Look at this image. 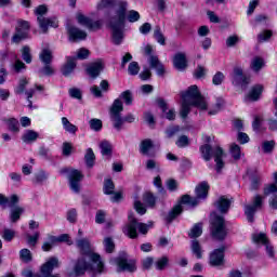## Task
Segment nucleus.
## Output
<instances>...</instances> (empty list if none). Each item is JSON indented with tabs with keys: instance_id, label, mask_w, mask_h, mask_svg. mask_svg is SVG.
<instances>
[{
	"instance_id": "1",
	"label": "nucleus",
	"mask_w": 277,
	"mask_h": 277,
	"mask_svg": "<svg viewBox=\"0 0 277 277\" xmlns=\"http://www.w3.org/2000/svg\"><path fill=\"white\" fill-rule=\"evenodd\" d=\"M76 246L81 252V256L74 268L76 276H83L87 272L103 274L105 265L101 261V255L94 253L90 248V240L88 238L78 239Z\"/></svg>"
},
{
	"instance_id": "2",
	"label": "nucleus",
	"mask_w": 277,
	"mask_h": 277,
	"mask_svg": "<svg viewBox=\"0 0 277 277\" xmlns=\"http://www.w3.org/2000/svg\"><path fill=\"white\" fill-rule=\"evenodd\" d=\"M182 105L180 110V116L185 120L192 111V107H197V109H207V100L200 94L198 85L194 84L188 88L186 92H182Z\"/></svg>"
},
{
	"instance_id": "3",
	"label": "nucleus",
	"mask_w": 277,
	"mask_h": 277,
	"mask_svg": "<svg viewBox=\"0 0 277 277\" xmlns=\"http://www.w3.org/2000/svg\"><path fill=\"white\" fill-rule=\"evenodd\" d=\"M114 8L115 15L109 22L124 23L127 21V10H129V1L127 0H101L97 3V10H107Z\"/></svg>"
},
{
	"instance_id": "4",
	"label": "nucleus",
	"mask_w": 277,
	"mask_h": 277,
	"mask_svg": "<svg viewBox=\"0 0 277 277\" xmlns=\"http://www.w3.org/2000/svg\"><path fill=\"white\" fill-rule=\"evenodd\" d=\"M122 111H124V106L122 105V101L115 100L109 109L110 120L113 122L114 129L116 131H122V127L126 122H135V116L129 114L124 118H122Z\"/></svg>"
},
{
	"instance_id": "5",
	"label": "nucleus",
	"mask_w": 277,
	"mask_h": 277,
	"mask_svg": "<svg viewBox=\"0 0 277 277\" xmlns=\"http://www.w3.org/2000/svg\"><path fill=\"white\" fill-rule=\"evenodd\" d=\"M21 201V198L18 195H12L11 197H5L3 194H0V207H10V221L15 224V222H18L21 220V215L25 213V208L18 205Z\"/></svg>"
},
{
	"instance_id": "6",
	"label": "nucleus",
	"mask_w": 277,
	"mask_h": 277,
	"mask_svg": "<svg viewBox=\"0 0 277 277\" xmlns=\"http://www.w3.org/2000/svg\"><path fill=\"white\" fill-rule=\"evenodd\" d=\"M200 153L205 161H211V158L214 157V161L216 163V172H222V168H224V161L222 157H224V149L222 147H211V145L206 144L200 147Z\"/></svg>"
},
{
	"instance_id": "7",
	"label": "nucleus",
	"mask_w": 277,
	"mask_h": 277,
	"mask_svg": "<svg viewBox=\"0 0 277 277\" xmlns=\"http://www.w3.org/2000/svg\"><path fill=\"white\" fill-rule=\"evenodd\" d=\"M55 267H60V260L57 258H50L42 266L41 273L39 275H34L31 269H24L22 275L24 277H60V275H51L53 274V269Z\"/></svg>"
},
{
	"instance_id": "8",
	"label": "nucleus",
	"mask_w": 277,
	"mask_h": 277,
	"mask_svg": "<svg viewBox=\"0 0 277 277\" xmlns=\"http://www.w3.org/2000/svg\"><path fill=\"white\" fill-rule=\"evenodd\" d=\"M122 230L127 237H130V239H136L137 230L142 235H146V233H148V225L137 222V219L133 214H129V222Z\"/></svg>"
},
{
	"instance_id": "9",
	"label": "nucleus",
	"mask_w": 277,
	"mask_h": 277,
	"mask_svg": "<svg viewBox=\"0 0 277 277\" xmlns=\"http://www.w3.org/2000/svg\"><path fill=\"white\" fill-rule=\"evenodd\" d=\"M49 12V9L47 5L41 4L35 9V14L37 16V21L39 23V27L42 31V34H47L49 31V27L57 28V19L55 17L52 18H45L44 14Z\"/></svg>"
},
{
	"instance_id": "10",
	"label": "nucleus",
	"mask_w": 277,
	"mask_h": 277,
	"mask_svg": "<svg viewBox=\"0 0 277 277\" xmlns=\"http://www.w3.org/2000/svg\"><path fill=\"white\" fill-rule=\"evenodd\" d=\"M62 176H67L69 181V187L75 194H79L81 189V181L83 180V174L77 169L63 168L60 170Z\"/></svg>"
},
{
	"instance_id": "11",
	"label": "nucleus",
	"mask_w": 277,
	"mask_h": 277,
	"mask_svg": "<svg viewBox=\"0 0 277 277\" xmlns=\"http://www.w3.org/2000/svg\"><path fill=\"white\" fill-rule=\"evenodd\" d=\"M196 198H192L189 195H184L181 199L182 205H189L190 207H198L199 200H205L209 196V184L202 182L195 188Z\"/></svg>"
},
{
	"instance_id": "12",
	"label": "nucleus",
	"mask_w": 277,
	"mask_h": 277,
	"mask_svg": "<svg viewBox=\"0 0 277 277\" xmlns=\"http://www.w3.org/2000/svg\"><path fill=\"white\" fill-rule=\"evenodd\" d=\"M212 224V237L219 241H224L228 232L226 230V224L224 223V216H220L216 213L211 214Z\"/></svg>"
},
{
	"instance_id": "13",
	"label": "nucleus",
	"mask_w": 277,
	"mask_h": 277,
	"mask_svg": "<svg viewBox=\"0 0 277 277\" xmlns=\"http://www.w3.org/2000/svg\"><path fill=\"white\" fill-rule=\"evenodd\" d=\"M115 263L117 265L118 274L121 272H128L129 274L137 272V262L133 259H129L127 253L115 259Z\"/></svg>"
},
{
	"instance_id": "14",
	"label": "nucleus",
	"mask_w": 277,
	"mask_h": 277,
	"mask_svg": "<svg viewBox=\"0 0 277 277\" xmlns=\"http://www.w3.org/2000/svg\"><path fill=\"white\" fill-rule=\"evenodd\" d=\"M143 53L149 56L148 64L150 68H154L159 77H163L166 75V67L163 66L161 61H159L158 56L153 55V45H145L143 48Z\"/></svg>"
},
{
	"instance_id": "15",
	"label": "nucleus",
	"mask_w": 277,
	"mask_h": 277,
	"mask_svg": "<svg viewBox=\"0 0 277 277\" xmlns=\"http://www.w3.org/2000/svg\"><path fill=\"white\" fill-rule=\"evenodd\" d=\"M111 40L114 44L120 45L124 40V22H109Z\"/></svg>"
},
{
	"instance_id": "16",
	"label": "nucleus",
	"mask_w": 277,
	"mask_h": 277,
	"mask_svg": "<svg viewBox=\"0 0 277 277\" xmlns=\"http://www.w3.org/2000/svg\"><path fill=\"white\" fill-rule=\"evenodd\" d=\"M263 207V197L256 195L253 197L252 205H247L245 207V215L248 222H254V213H256Z\"/></svg>"
},
{
	"instance_id": "17",
	"label": "nucleus",
	"mask_w": 277,
	"mask_h": 277,
	"mask_svg": "<svg viewBox=\"0 0 277 277\" xmlns=\"http://www.w3.org/2000/svg\"><path fill=\"white\" fill-rule=\"evenodd\" d=\"M76 18L79 25H83V27H87L89 31H98V29L103 27V21L101 19L93 21L92 18L83 15V13H78L76 15Z\"/></svg>"
},
{
	"instance_id": "18",
	"label": "nucleus",
	"mask_w": 277,
	"mask_h": 277,
	"mask_svg": "<svg viewBox=\"0 0 277 277\" xmlns=\"http://www.w3.org/2000/svg\"><path fill=\"white\" fill-rule=\"evenodd\" d=\"M27 36H29V22L22 21L18 23V26L16 27V31L12 37V42L18 44V42H21L22 40L27 39Z\"/></svg>"
},
{
	"instance_id": "19",
	"label": "nucleus",
	"mask_w": 277,
	"mask_h": 277,
	"mask_svg": "<svg viewBox=\"0 0 277 277\" xmlns=\"http://www.w3.org/2000/svg\"><path fill=\"white\" fill-rule=\"evenodd\" d=\"M116 185H114V181L111 179L104 180L103 192L106 196H111V202H118L122 200V193H115Z\"/></svg>"
},
{
	"instance_id": "20",
	"label": "nucleus",
	"mask_w": 277,
	"mask_h": 277,
	"mask_svg": "<svg viewBox=\"0 0 277 277\" xmlns=\"http://www.w3.org/2000/svg\"><path fill=\"white\" fill-rule=\"evenodd\" d=\"M253 241L254 243H261L262 246H265L268 256L274 259V247L269 245V240H267V236H265V234H254Z\"/></svg>"
},
{
	"instance_id": "21",
	"label": "nucleus",
	"mask_w": 277,
	"mask_h": 277,
	"mask_svg": "<svg viewBox=\"0 0 277 277\" xmlns=\"http://www.w3.org/2000/svg\"><path fill=\"white\" fill-rule=\"evenodd\" d=\"M224 247L220 249H215L211 254H210V265L212 267H219L220 265H224Z\"/></svg>"
},
{
	"instance_id": "22",
	"label": "nucleus",
	"mask_w": 277,
	"mask_h": 277,
	"mask_svg": "<svg viewBox=\"0 0 277 277\" xmlns=\"http://www.w3.org/2000/svg\"><path fill=\"white\" fill-rule=\"evenodd\" d=\"M173 66L176 70H185L187 68V55L183 52H179L173 57Z\"/></svg>"
},
{
	"instance_id": "23",
	"label": "nucleus",
	"mask_w": 277,
	"mask_h": 277,
	"mask_svg": "<svg viewBox=\"0 0 277 277\" xmlns=\"http://www.w3.org/2000/svg\"><path fill=\"white\" fill-rule=\"evenodd\" d=\"M67 31H68L69 38H70V40H72V42H77V40H85V38H88V34H85V31H83L75 26H69L67 28Z\"/></svg>"
},
{
	"instance_id": "24",
	"label": "nucleus",
	"mask_w": 277,
	"mask_h": 277,
	"mask_svg": "<svg viewBox=\"0 0 277 277\" xmlns=\"http://www.w3.org/2000/svg\"><path fill=\"white\" fill-rule=\"evenodd\" d=\"M103 70V62L97 61L94 63H91L87 67V74L89 77H92V79H96L101 75V71Z\"/></svg>"
},
{
	"instance_id": "25",
	"label": "nucleus",
	"mask_w": 277,
	"mask_h": 277,
	"mask_svg": "<svg viewBox=\"0 0 277 277\" xmlns=\"http://www.w3.org/2000/svg\"><path fill=\"white\" fill-rule=\"evenodd\" d=\"M75 68H77V58L68 56L67 62L62 68V74L64 77H70V75H72L75 71Z\"/></svg>"
},
{
	"instance_id": "26",
	"label": "nucleus",
	"mask_w": 277,
	"mask_h": 277,
	"mask_svg": "<svg viewBox=\"0 0 277 277\" xmlns=\"http://www.w3.org/2000/svg\"><path fill=\"white\" fill-rule=\"evenodd\" d=\"M100 88L98 85H92L90 89L91 93L94 94L96 98H102L103 92L109 91V82L107 80H102L100 83Z\"/></svg>"
},
{
	"instance_id": "27",
	"label": "nucleus",
	"mask_w": 277,
	"mask_h": 277,
	"mask_svg": "<svg viewBox=\"0 0 277 277\" xmlns=\"http://www.w3.org/2000/svg\"><path fill=\"white\" fill-rule=\"evenodd\" d=\"M233 201L225 196L220 197L215 205L216 209L220 211V213H228V210L230 209V203Z\"/></svg>"
},
{
	"instance_id": "28",
	"label": "nucleus",
	"mask_w": 277,
	"mask_h": 277,
	"mask_svg": "<svg viewBox=\"0 0 277 277\" xmlns=\"http://www.w3.org/2000/svg\"><path fill=\"white\" fill-rule=\"evenodd\" d=\"M262 93H263V85L256 84L251 89V91L249 92L245 101H259Z\"/></svg>"
},
{
	"instance_id": "29",
	"label": "nucleus",
	"mask_w": 277,
	"mask_h": 277,
	"mask_svg": "<svg viewBox=\"0 0 277 277\" xmlns=\"http://www.w3.org/2000/svg\"><path fill=\"white\" fill-rule=\"evenodd\" d=\"M40 137V134L34 130H26L22 136V140L25 144H34L36 140Z\"/></svg>"
},
{
	"instance_id": "30",
	"label": "nucleus",
	"mask_w": 277,
	"mask_h": 277,
	"mask_svg": "<svg viewBox=\"0 0 277 277\" xmlns=\"http://www.w3.org/2000/svg\"><path fill=\"white\" fill-rule=\"evenodd\" d=\"M223 107H224V98L217 97L215 104L210 108L208 113L209 116H215L216 114H220Z\"/></svg>"
},
{
	"instance_id": "31",
	"label": "nucleus",
	"mask_w": 277,
	"mask_h": 277,
	"mask_svg": "<svg viewBox=\"0 0 277 277\" xmlns=\"http://www.w3.org/2000/svg\"><path fill=\"white\" fill-rule=\"evenodd\" d=\"M101 153L104 157H111L113 146L109 141H102L100 143Z\"/></svg>"
},
{
	"instance_id": "32",
	"label": "nucleus",
	"mask_w": 277,
	"mask_h": 277,
	"mask_svg": "<svg viewBox=\"0 0 277 277\" xmlns=\"http://www.w3.org/2000/svg\"><path fill=\"white\" fill-rule=\"evenodd\" d=\"M181 213H183V207L181 205L175 206L167 215L166 220L167 222H172L174 220H176L177 215H181Z\"/></svg>"
},
{
	"instance_id": "33",
	"label": "nucleus",
	"mask_w": 277,
	"mask_h": 277,
	"mask_svg": "<svg viewBox=\"0 0 277 277\" xmlns=\"http://www.w3.org/2000/svg\"><path fill=\"white\" fill-rule=\"evenodd\" d=\"M40 61L43 64H51L53 62V52L49 49H43L39 55Z\"/></svg>"
},
{
	"instance_id": "34",
	"label": "nucleus",
	"mask_w": 277,
	"mask_h": 277,
	"mask_svg": "<svg viewBox=\"0 0 277 277\" xmlns=\"http://www.w3.org/2000/svg\"><path fill=\"white\" fill-rule=\"evenodd\" d=\"M95 160H96V156L94 155V150H92V148H88L87 153L84 155L85 164L89 168H94V161Z\"/></svg>"
},
{
	"instance_id": "35",
	"label": "nucleus",
	"mask_w": 277,
	"mask_h": 277,
	"mask_svg": "<svg viewBox=\"0 0 277 277\" xmlns=\"http://www.w3.org/2000/svg\"><path fill=\"white\" fill-rule=\"evenodd\" d=\"M190 250L197 259H202V247L198 240H192Z\"/></svg>"
},
{
	"instance_id": "36",
	"label": "nucleus",
	"mask_w": 277,
	"mask_h": 277,
	"mask_svg": "<svg viewBox=\"0 0 277 277\" xmlns=\"http://www.w3.org/2000/svg\"><path fill=\"white\" fill-rule=\"evenodd\" d=\"M62 124L63 129H65L67 133H71L72 135H75V133H77L78 131L77 126L70 123V121L66 117L62 118Z\"/></svg>"
},
{
	"instance_id": "37",
	"label": "nucleus",
	"mask_w": 277,
	"mask_h": 277,
	"mask_svg": "<svg viewBox=\"0 0 277 277\" xmlns=\"http://www.w3.org/2000/svg\"><path fill=\"white\" fill-rule=\"evenodd\" d=\"M168 265H170V258L168 256H162L160 259H158L156 262H155V267L156 269L158 271H163L166 269V267H168Z\"/></svg>"
},
{
	"instance_id": "38",
	"label": "nucleus",
	"mask_w": 277,
	"mask_h": 277,
	"mask_svg": "<svg viewBox=\"0 0 277 277\" xmlns=\"http://www.w3.org/2000/svg\"><path fill=\"white\" fill-rule=\"evenodd\" d=\"M150 148H153V141L146 138L141 142V145H140L141 155H148V153L150 151Z\"/></svg>"
},
{
	"instance_id": "39",
	"label": "nucleus",
	"mask_w": 277,
	"mask_h": 277,
	"mask_svg": "<svg viewBox=\"0 0 277 277\" xmlns=\"http://www.w3.org/2000/svg\"><path fill=\"white\" fill-rule=\"evenodd\" d=\"M263 66H265V61L259 56L254 57L251 62V69L254 72H259Z\"/></svg>"
},
{
	"instance_id": "40",
	"label": "nucleus",
	"mask_w": 277,
	"mask_h": 277,
	"mask_svg": "<svg viewBox=\"0 0 277 277\" xmlns=\"http://www.w3.org/2000/svg\"><path fill=\"white\" fill-rule=\"evenodd\" d=\"M143 201L146 207H150L153 209V207H155V205L157 203V198L151 193H145L143 195Z\"/></svg>"
},
{
	"instance_id": "41",
	"label": "nucleus",
	"mask_w": 277,
	"mask_h": 277,
	"mask_svg": "<svg viewBox=\"0 0 277 277\" xmlns=\"http://www.w3.org/2000/svg\"><path fill=\"white\" fill-rule=\"evenodd\" d=\"M154 38H155V40H157L158 44H161L162 47H164L166 37H163V32H161V27L156 26L154 28Z\"/></svg>"
},
{
	"instance_id": "42",
	"label": "nucleus",
	"mask_w": 277,
	"mask_h": 277,
	"mask_svg": "<svg viewBox=\"0 0 277 277\" xmlns=\"http://www.w3.org/2000/svg\"><path fill=\"white\" fill-rule=\"evenodd\" d=\"M117 100L123 101L126 105H133V93L129 90L123 91Z\"/></svg>"
},
{
	"instance_id": "43",
	"label": "nucleus",
	"mask_w": 277,
	"mask_h": 277,
	"mask_svg": "<svg viewBox=\"0 0 277 277\" xmlns=\"http://www.w3.org/2000/svg\"><path fill=\"white\" fill-rule=\"evenodd\" d=\"M188 235L190 239H196L200 237V235H202V223L195 224Z\"/></svg>"
},
{
	"instance_id": "44",
	"label": "nucleus",
	"mask_w": 277,
	"mask_h": 277,
	"mask_svg": "<svg viewBox=\"0 0 277 277\" xmlns=\"http://www.w3.org/2000/svg\"><path fill=\"white\" fill-rule=\"evenodd\" d=\"M27 85H29V80H27V78L19 79L18 84L14 90L15 94H25V88H27Z\"/></svg>"
},
{
	"instance_id": "45",
	"label": "nucleus",
	"mask_w": 277,
	"mask_h": 277,
	"mask_svg": "<svg viewBox=\"0 0 277 277\" xmlns=\"http://www.w3.org/2000/svg\"><path fill=\"white\" fill-rule=\"evenodd\" d=\"M22 60H24L27 64H31V48H29V45H24L22 48Z\"/></svg>"
},
{
	"instance_id": "46",
	"label": "nucleus",
	"mask_w": 277,
	"mask_h": 277,
	"mask_svg": "<svg viewBox=\"0 0 277 277\" xmlns=\"http://www.w3.org/2000/svg\"><path fill=\"white\" fill-rule=\"evenodd\" d=\"M50 241L52 243H57V242L66 241V242H68V246H72V241H70V237L67 234H63V235H61L58 237L50 236Z\"/></svg>"
},
{
	"instance_id": "47",
	"label": "nucleus",
	"mask_w": 277,
	"mask_h": 277,
	"mask_svg": "<svg viewBox=\"0 0 277 277\" xmlns=\"http://www.w3.org/2000/svg\"><path fill=\"white\" fill-rule=\"evenodd\" d=\"M4 122H6L8 127H9V131H12L13 133H18L19 130V124H18V120L14 119V118H10L8 120L4 119Z\"/></svg>"
},
{
	"instance_id": "48",
	"label": "nucleus",
	"mask_w": 277,
	"mask_h": 277,
	"mask_svg": "<svg viewBox=\"0 0 277 277\" xmlns=\"http://www.w3.org/2000/svg\"><path fill=\"white\" fill-rule=\"evenodd\" d=\"M230 155H232L233 159H235L236 161H239V159H241V147L235 143L232 144Z\"/></svg>"
},
{
	"instance_id": "49",
	"label": "nucleus",
	"mask_w": 277,
	"mask_h": 277,
	"mask_svg": "<svg viewBox=\"0 0 277 277\" xmlns=\"http://www.w3.org/2000/svg\"><path fill=\"white\" fill-rule=\"evenodd\" d=\"M104 248L108 254H111V252H114V250L116 249V243H114V239L106 237L104 239Z\"/></svg>"
},
{
	"instance_id": "50",
	"label": "nucleus",
	"mask_w": 277,
	"mask_h": 277,
	"mask_svg": "<svg viewBox=\"0 0 277 277\" xmlns=\"http://www.w3.org/2000/svg\"><path fill=\"white\" fill-rule=\"evenodd\" d=\"M140 12L135 10L129 11L128 14L126 13V18L129 21V23H137V21H140Z\"/></svg>"
},
{
	"instance_id": "51",
	"label": "nucleus",
	"mask_w": 277,
	"mask_h": 277,
	"mask_svg": "<svg viewBox=\"0 0 277 277\" xmlns=\"http://www.w3.org/2000/svg\"><path fill=\"white\" fill-rule=\"evenodd\" d=\"M14 237H16V232L14 229H10V228L3 229L2 239H4V241H12Z\"/></svg>"
},
{
	"instance_id": "52",
	"label": "nucleus",
	"mask_w": 277,
	"mask_h": 277,
	"mask_svg": "<svg viewBox=\"0 0 277 277\" xmlns=\"http://www.w3.org/2000/svg\"><path fill=\"white\" fill-rule=\"evenodd\" d=\"M89 124H90V129H92V131H101V129H103V121L101 119H91L89 121Z\"/></svg>"
},
{
	"instance_id": "53",
	"label": "nucleus",
	"mask_w": 277,
	"mask_h": 277,
	"mask_svg": "<svg viewBox=\"0 0 277 277\" xmlns=\"http://www.w3.org/2000/svg\"><path fill=\"white\" fill-rule=\"evenodd\" d=\"M177 148H187L189 146V137L187 135H182L175 142Z\"/></svg>"
},
{
	"instance_id": "54",
	"label": "nucleus",
	"mask_w": 277,
	"mask_h": 277,
	"mask_svg": "<svg viewBox=\"0 0 277 277\" xmlns=\"http://www.w3.org/2000/svg\"><path fill=\"white\" fill-rule=\"evenodd\" d=\"M128 72L132 77L140 74V64L137 62H131L128 67Z\"/></svg>"
},
{
	"instance_id": "55",
	"label": "nucleus",
	"mask_w": 277,
	"mask_h": 277,
	"mask_svg": "<svg viewBox=\"0 0 277 277\" xmlns=\"http://www.w3.org/2000/svg\"><path fill=\"white\" fill-rule=\"evenodd\" d=\"M41 75H45L47 77H51V75H55V69L51 66V63L44 64L43 68L39 70Z\"/></svg>"
},
{
	"instance_id": "56",
	"label": "nucleus",
	"mask_w": 277,
	"mask_h": 277,
	"mask_svg": "<svg viewBox=\"0 0 277 277\" xmlns=\"http://www.w3.org/2000/svg\"><path fill=\"white\" fill-rule=\"evenodd\" d=\"M275 146H276V142L265 141V142L262 143V150L266 154H269L274 150Z\"/></svg>"
},
{
	"instance_id": "57",
	"label": "nucleus",
	"mask_w": 277,
	"mask_h": 277,
	"mask_svg": "<svg viewBox=\"0 0 277 277\" xmlns=\"http://www.w3.org/2000/svg\"><path fill=\"white\" fill-rule=\"evenodd\" d=\"M28 246L35 247L38 243V239H40V232H36L32 236L26 235Z\"/></svg>"
},
{
	"instance_id": "58",
	"label": "nucleus",
	"mask_w": 277,
	"mask_h": 277,
	"mask_svg": "<svg viewBox=\"0 0 277 277\" xmlns=\"http://www.w3.org/2000/svg\"><path fill=\"white\" fill-rule=\"evenodd\" d=\"M272 36V30H264L258 35V42H267Z\"/></svg>"
},
{
	"instance_id": "59",
	"label": "nucleus",
	"mask_w": 277,
	"mask_h": 277,
	"mask_svg": "<svg viewBox=\"0 0 277 277\" xmlns=\"http://www.w3.org/2000/svg\"><path fill=\"white\" fill-rule=\"evenodd\" d=\"M224 74L222 71H217L212 78V83L213 85H222V83H224Z\"/></svg>"
},
{
	"instance_id": "60",
	"label": "nucleus",
	"mask_w": 277,
	"mask_h": 277,
	"mask_svg": "<svg viewBox=\"0 0 277 277\" xmlns=\"http://www.w3.org/2000/svg\"><path fill=\"white\" fill-rule=\"evenodd\" d=\"M76 60H88L90 57V50L81 48L76 52Z\"/></svg>"
},
{
	"instance_id": "61",
	"label": "nucleus",
	"mask_w": 277,
	"mask_h": 277,
	"mask_svg": "<svg viewBox=\"0 0 277 277\" xmlns=\"http://www.w3.org/2000/svg\"><path fill=\"white\" fill-rule=\"evenodd\" d=\"M19 256L24 263L31 262V251H29V249H22L19 251Z\"/></svg>"
},
{
	"instance_id": "62",
	"label": "nucleus",
	"mask_w": 277,
	"mask_h": 277,
	"mask_svg": "<svg viewBox=\"0 0 277 277\" xmlns=\"http://www.w3.org/2000/svg\"><path fill=\"white\" fill-rule=\"evenodd\" d=\"M180 131H181V127L172 126L166 130V135L167 137H174V135H176V133H179Z\"/></svg>"
},
{
	"instance_id": "63",
	"label": "nucleus",
	"mask_w": 277,
	"mask_h": 277,
	"mask_svg": "<svg viewBox=\"0 0 277 277\" xmlns=\"http://www.w3.org/2000/svg\"><path fill=\"white\" fill-rule=\"evenodd\" d=\"M134 209L138 215H144L146 213V207H144V203L140 200L134 201Z\"/></svg>"
},
{
	"instance_id": "64",
	"label": "nucleus",
	"mask_w": 277,
	"mask_h": 277,
	"mask_svg": "<svg viewBox=\"0 0 277 277\" xmlns=\"http://www.w3.org/2000/svg\"><path fill=\"white\" fill-rule=\"evenodd\" d=\"M63 155L64 157H70L72 155V144L68 142L63 143Z\"/></svg>"
}]
</instances>
